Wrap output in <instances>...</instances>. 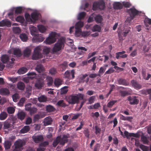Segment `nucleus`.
I'll use <instances>...</instances> for the list:
<instances>
[{"label":"nucleus","instance_id":"1","mask_svg":"<svg viewBox=\"0 0 151 151\" xmlns=\"http://www.w3.org/2000/svg\"><path fill=\"white\" fill-rule=\"evenodd\" d=\"M27 9H29L31 11H33L31 14L27 12L25 13L24 17L27 22L29 23H34L37 21L40 20V22L43 24H45L46 23L45 20L41 18V15L37 10L30 8H28Z\"/></svg>","mask_w":151,"mask_h":151},{"label":"nucleus","instance_id":"2","mask_svg":"<svg viewBox=\"0 0 151 151\" xmlns=\"http://www.w3.org/2000/svg\"><path fill=\"white\" fill-rule=\"evenodd\" d=\"M83 95L81 93L72 94L68 97L67 101L69 104H74L78 103L79 100H83Z\"/></svg>","mask_w":151,"mask_h":151},{"label":"nucleus","instance_id":"3","mask_svg":"<svg viewBox=\"0 0 151 151\" xmlns=\"http://www.w3.org/2000/svg\"><path fill=\"white\" fill-rule=\"evenodd\" d=\"M59 35V34L55 32H52L49 34V37L46 39L44 42L48 45L53 43L56 41Z\"/></svg>","mask_w":151,"mask_h":151},{"label":"nucleus","instance_id":"4","mask_svg":"<svg viewBox=\"0 0 151 151\" xmlns=\"http://www.w3.org/2000/svg\"><path fill=\"white\" fill-rule=\"evenodd\" d=\"M67 142L68 139L65 135H63L62 137L61 136H58L54 140L52 145L54 147H56L59 143L60 145H63Z\"/></svg>","mask_w":151,"mask_h":151},{"label":"nucleus","instance_id":"5","mask_svg":"<svg viewBox=\"0 0 151 151\" xmlns=\"http://www.w3.org/2000/svg\"><path fill=\"white\" fill-rule=\"evenodd\" d=\"M105 8V3L104 0H99L98 1H95L92 6V9L94 11L103 10Z\"/></svg>","mask_w":151,"mask_h":151},{"label":"nucleus","instance_id":"6","mask_svg":"<svg viewBox=\"0 0 151 151\" xmlns=\"http://www.w3.org/2000/svg\"><path fill=\"white\" fill-rule=\"evenodd\" d=\"M83 22L81 21H79L76 23L75 25V31L74 34L76 37H78L81 35L82 33L81 28L83 27Z\"/></svg>","mask_w":151,"mask_h":151},{"label":"nucleus","instance_id":"7","mask_svg":"<svg viewBox=\"0 0 151 151\" xmlns=\"http://www.w3.org/2000/svg\"><path fill=\"white\" fill-rule=\"evenodd\" d=\"M65 41L63 38L58 39L57 42L55 44L54 46L52 49L54 52H56L60 50L62 47L64 46Z\"/></svg>","mask_w":151,"mask_h":151},{"label":"nucleus","instance_id":"8","mask_svg":"<svg viewBox=\"0 0 151 151\" xmlns=\"http://www.w3.org/2000/svg\"><path fill=\"white\" fill-rule=\"evenodd\" d=\"M25 144V142L23 140L19 139L14 143V148L13 151H21L22 147Z\"/></svg>","mask_w":151,"mask_h":151},{"label":"nucleus","instance_id":"9","mask_svg":"<svg viewBox=\"0 0 151 151\" xmlns=\"http://www.w3.org/2000/svg\"><path fill=\"white\" fill-rule=\"evenodd\" d=\"M41 49L39 47H37L34 49V53L32 56L33 60H37L42 57V55L40 52Z\"/></svg>","mask_w":151,"mask_h":151},{"label":"nucleus","instance_id":"10","mask_svg":"<svg viewBox=\"0 0 151 151\" xmlns=\"http://www.w3.org/2000/svg\"><path fill=\"white\" fill-rule=\"evenodd\" d=\"M44 78L42 77L38 78L35 83V87L38 89H42L44 86Z\"/></svg>","mask_w":151,"mask_h":151},{"label":"nucleus","instance_id":"11","mask_svg":"<svg viewBox=\"0 0 151 151\" xmlns=\"http://www.w3.org/2000/svg\"><path fill=\"white\" fill-rule=\"evenodd\" d=\"M127 12L128 13L129 16H132L133 17L137 15H140L142 13L141 11H138L134 7L130 8L127 10Z\"/></svg>","mask_w":151,"mask_h":151},{"label":"nucleus","instance_id":"12","mask_svg":"<svg viewBox=\"0 0 151 151\" xmlns=\"http://www.w3.org/2000/svg\"><path fill=\"white\" fill-rule=\"evenodd\" d=\"M35 70L40 73V77L44 78L46 77V75L43 72L44 68L42 65L41 64L37 65L35 68Z\"/></svg>","mask_w":151,"mask_h":151},{"label":"nucleus","instance_id":"13","mask_svg":"<svg viewBox=\"0 0 151 151\" xmlns=\"http://www.w3.org/2000/svg\"><path fill=\"white\" fill-rule=\"evenodd\" d=\"M44 40V38L41 35L37 34L35 36H34L32 38L33 42H39L43 41Z\"/></svg>","mask_w":151,"mask_h":151},{"label":"nucleus","instance_id":"14","mask_svg":"<svg viewBox=\"0 0 151 151\" xmlns=\"http://www.w3.org/2000/svg\"><path fill=\"white\" fill-rule=\"evenodd\" d=\"M32 138L34 141L36 143H39L43 140V137L42 135H33Z\"/></svg>","mask_w":151,"mask_h":151},{"label":"nucleus","instance_id":"15","mask_svg":"<svg viewBox=\"0 0 151 151\" xmlns=\"http://www.w3.org/2000/svg\"><path fill=\"white\" fill-rule=\"evenodd\" d=\"M139 93L143 95H145L149 94V99L151 100V88L148 89H143L139 91Z\"/></svg>","mask_w":151,"mask_h":151},{"label":"nucleus","instance_id":"16","mask_svg":"<svg viewBox=\"0 0 151 151\" xmlns=\"http://www.w3.org/2000/svg\"><path fill=\"white\" fill-rule=\"evenodd\" d=\"M131 83L132 86L135 89H139L142 88V86L135 80H132L131 81Z\"/></svg>","mask_w":151,"mask_h":151},{"label":"nucleus","instance_id":"17","mask_svg":"<svg viewBox=\"0 0 151 151\" xmlns=\"http://www.w3.org/2000/svg\"><path fill=\"white\" fill-rule=\"evenodd\" d=\"M16 14H20L24 12L26 8L23 6H18L14 8Z\"/></svg>","mask_w":151,"mask_h":151},{"label":"nucleus","instance_id":"18","mask_svg":"<svg viewBox=\"0 0 151 151\" xmlns=\"http://www.w3.org/2000/svg\"><path fill=\"white\" fill-rule=\"evenodd\" d=\"M127 100L129 102V104L132 105L137 104L139 102V100L135 97L132 98L131 96H129Z\"/></svg>","mask_w":151,"mask_h":151},{"label":"nucleus","instance_id":"19","mask_svg":"<svg viewBox=\"0 0 151 151\" xmlns=\"http://www.w3.org/2000/svg\"><path fill=\"white\" fill-rule=\"evenodd\" d=\"M11 25V22L7 19L2 20L0 22V27L6 26L8 27H10Z\"/></svg>","mask_w":151,"mask_h":151},{"label":"nucleus","instance_id":"20","mask_svg":"<svg viewBox=\"0 0 151 151\" xmlns=\"http://www.w3.org/2000/svg\"><path fill=\"white\" fill-rule=\"evenodd\" d=\"M123 6L122 4L119 2H114L113 4V7L114 9H121L123 8Z\"/></svg>","mask_w":151,"mask_h":151},{"label":"nucleus","instance_id":"21","mask_svg":"<svg viewBox=\"0 0 151 151\" xmlns=\"http://www.w3.org/2000/svg\"><path fill=\"white\" fill-rule=\"evenodd\" d=\"M145 19L144 22L145 25L147 27L146 29L149 30V25L151 24V19L148 18L147 16H145Z\"/></svg>","mask_w":151,"mask_h":151},{"label":"nucleus","instance_id":"22","mask_svg":"<svg viewBox=\"0 0 151 151\" xmlns=\"http://www.w3.org/2000/svg\"><path fill=\"white\" fill-rule=\"evenodd\" d=\"M125 53V51H123L121 52H119L116 53V58L118 59L120 57L122 58H125L127 57V55L126 54H123Z\"/></svg>","mask_w":151,"mask_h":151},{"label":"nucleus","instance_id":"23","mask_svg":"<svg viewBox=\"0 0 151 151\" xmlns=\"http://www.w3.org/2000/svg\"><path fill=\"white\" fill-rule=\"evenodd\" d=\"M86 0H82L81 1V4L80 7L81 9L86 10V9L88 8L89 6V4L88 2H86Z\"/></svg>","mask_w":151,"mask_h":151},{"label":"nucleus","instance_id":"24","mask_svg":"<svg viewBox=\"0 0 151 151\" xmlns=\"http://www.w3.org/2000/svg\"><path fill=\"white\" fill-rule=\"evenodd\" d=\"M94 20L97 23H101L103 19L102 17L99 14L94 13Z\"/></svg>","mask_w":151,"mask_h":151},{"label":"nucleus","instance_id":"25","mask_svg":"<svg viewBox=\"0 0 151 151\" xmlns=\"http://www.w3.org/2000/svg\"><path fill=\"white\" fill-rule=\"evenodd\" d=\"M29 29L30 33L32 35L35 36L38 34V30L37 28L34 26H32L30 27Z\"/></svg>","mask_w":151,"mask_h":151},{"label":"nucleus","instance_id":"26","mask_svg":"<svg viewBox=\"0 0 151 151\" xmlns=\"http://www.w3.org/2000/svg\"><path fill=\"white\" fill-rule=\"evenodd\" d=\"M68 63L66 61H64L63 63H60L58 65L60 70L61 71L65 70L68 66Z\"/></svg>","mask_w":151,"mask_h":151},{"label":"nucleus","instance_id":"27","mask_svg":"<svg viewBox=\"0 0 151 151\" xmlns=\"http://www.w3.org/2000/svg\"><path fill=\"white\" fill-rule=\"evenodd\" d=\"M117 81L119 85L127 86L129 84V82H128L126 79H124L119 78L118 80Z\"/></svg>","mask_w":151,"mask_h":151},{"label":"nucleus","instance_id":"28","mask_svg":"<svg viewBox=\"0 0 151 151\" xmlns=\"http://www.w3.org/2000/svg\"><path fill=\"white\" fill-rule=\"evenodd\" d=\"M13 54L17 57H19L22 55L21 50L17 48H15L13 50Z\"/></svg>","mask_w":151,"mask_h":151},{"label":"nucleus","instance_id":"29","mask_svg":"<svg viewBox=\"0 0 151 151\" xmlns=\"http://www.w3.org/2000/svg\"><path fill=\"white\" fill-rule=\"evenodd\" d=\"M10 93L9 90L6 88L0 89V94L2 95H8Z\"/></svg>","mask_w":151,"mask_h":151},{"label":"nucleus","instance_id":"30","mask_svg":"<svg viewBox=\"0 0 151 151\" xmlns=\"http://www.w3.org/2000/svg\"><path fill=\"white\" fill-rule=\"evenodd\" d=\"M17 116L18 119L21 120H23L26 116L25 113L22 111L18 112L17 113Z\"/></svg>","mask_w":151,"mask_h":151},{"label":"nucleus","instance_id":"31","mask_svg":"<svg viewBox=\"0 0 151 151\" xmlns=\"http://www.w3.org/2000/svg\"><path fill=\"white\" fill-rule=\"evenodd\" d=\"M9 56L6 55H3L1 57V61L3 63H7L9 60Z\"/></svg>","mask_w":151,"mask_h":151},{"label":"nucleus","instance_id":"32","mask_svg":"<svg viewBox=\"0 0 151 151\" xmlns=\"http://www.w3.org/2000/svg\"><path fill=\"white\" fill-rule=\"evenodd\" d=\"M30 129L29 126L26 125L20 131L19 133L20 134H24L27 133L28 132Z\"/></svg>","mask_w":151,"mask_h":151},{"label":"nucleus","instance_id":"33","mask_svg":"<svg viewBox=\"0 0 151 151\" xmlns=\"http://www.w3.org/2000/svg\"><path fill=\"white\" fill-rule=\"evenodd\" d=\"M27 75L28 76L27 78L29 79L32 80L37 78V75L35 72H29L27 73Z\"/></svg>","mask_w":151,"mask_h":151},{"label":"nucleus","instance_id":"34","mask_svg":"<svg viewBox=\"0 0 151 151\" xmlns=\"http://www.w3.org/2000/svg\"><path fill=\"white\" fill-rule=\"evenodd\" d=\"M37 99L38 101L40 102H44L47 101V97L44 95H41L39 96Z\"/></svg>","mask_w":151,"mask_h":151},{"label":"nucleus","instance_id":"35","mask_svg":"<svg viewBox=\"0 0 151 151\" xmlns=\"http://www.w3.org/2000/svg\"><path fill=\"white\" fill-rule=\"evenodd\" d=\"M19 37L21 40L23 42H26L28 39L27 35L24 33L21 34H20Z\"/></svg>","mask_w":151,"mask_h":151},{"label":"nucleus","instance_id":"36","mask_svg":"<svg viewBox=\"0 0 151 151\" xmlns=\"http://www.w3.org/2000/svg\"><path fill=\"white\" fill-rule=\"evenodd\" d=\"M86 13L84 12L79 13L77 16V19L79 20L82 19H83L86 16Z\"/></svg>","mask_w":151,"mask_h":151},{"label":"nucleus","instance_id":"37","mask_svg":"<svg viewBox=\"0 0 151 151\" xmlns=\"http://www.w3.org/2000/svg\"><path fill=\"white\" fill-rule=\"evenodd\" d=\"M37 29L41 33H44L46 30V28L45 26L42 25H38L37 26Z\"/></svg>","mask_w":151,"mask_h":151},{"label":"nucleus","instance_id":"38","mask_svg":"<svg viewBox=\"0 0 151 151\" xmlns=\"http://www.w3.org/2000/svg\"><path fill=\"white\" fill-rule=\"evenodd\" d=\"M27 70L28 69L26 67H22L19 69L17 73L19 74H23L26 72Z\"/></svg>","mask_w":151,"mask_h":151},{"label":"nucleus","instance_id":"39","mask_svg":"<svg viewBox=\"0 0 151 151\" xmlns=\"http://www.w3.org/2000/svg\"><path fill=\"white\" fill-rule=\"evenodd\" d=\"M17 87L19 90H23L24 89L25 87V85L24 83L22 82H18L17 84Z\"/></svg>","mask_w":151,"mask_h":151},{"label":"nucleus","instance_id":"40","mask_svg":"<svg viewBox=\"0 0 151 151\" xmlns=\"http://www.w3.org/2000/svg\"><path fill=\"white\" fill-rule=\"evenodd\" d=\"M11 145L12 143L10 141H5L4 143L5 149L8 150L10 148Z\"/></svg>","mask_w":151,"mask_h":151},{"label":"nucleus","instance_id":"41","mask_svg":"<svg viewBox=\"0 0 151 151\" xmlns=\"http://www.w3.org/2000/svg\"><path fill=\"white\" fill-rule=\"evenodd\" d=\"M91 30L93 32L97 31L100 32L101 30V28L99 25L96 24L93 26Z\"/></svg>","mask_w":151,"mask_h":151},{"label":"nucleus","instance_id":"42","mask_svg":"<svg viewBox=\"0 0 151 151\" xmlns=\"http://www.w3.org/2000/svg\"><path fill=\"white\" fill-rule=\"evenodd\" d=\"M139 147L141 149L142 151H151V144L150 145L149 149L146 146L142 145L141 144L140 145Z\"/></svg>","mask_w":151,"mask_h":151},{"label":"nucleus","instance_id":"43","mask_svg":"<svg viewBox=\"0 0 151 151\" xmlns=\"http://www.w3.org/2000/svg\"><path fill=\"white\" fill-rule=\"evenodd\" d=\"M31 52V50L28 48H26L24 51L23 55L24 57H28Z\"/></svg>","mask_w":151,"mask_h":151},{"label":"nucleus","instance_id":"44","mask_svg":"<svg viewBox=\"0 0 151 151\" xmlns=\"http://www.w3.org/2000/svg\"><path fill=\"white\" fill-rule=\"evenodd\" d=\"M46 111L48 112L53 111L55 110L54 107L50 105L46 106Z\"/></svg>","mask_w":151,"mask_h":151},{"label":"nucleus","instance_id":"45","mask_svg":"<svg viewBox=\"0 0 151 151\" xmlns=\"http://www.w3.org/2000/svg\"><path fill=\"white\" fill-rule=\"evenodd\" d=\"M7 114L6 112L3 111L0 114V119L1 120H4L7 116Z\"/></svg>","mask_w":151,"mask_h":151},{"label":"nucleus","instance_id":"46","mask_svg":"<svg viewBox=\"0 0 151 151\" xmlns=\"http://www.w3.org/2000/svg\"><path fill=\"white\" fill-rule=\"evenodd\" d=\"M46 117L45 120L44 122V125L45 126H47L50 125L52 123V119L51 118H47Z\"/></svg>","mask_w":151,"mask_h":151},{"label":"nucleus","instance_id":"47","mask_svg":"<svg viewBox=\"0 0 151 151\" xmlns=\"http://www.w3.org/2000/svg\"><path fill=\"white\" fill-rule=\"evenodd\" d=\"M62 81L59 78L56 79L54 82V84L55 86L58 87L62 84Z\"/></svg>","mask_w":151,"mask_h":151},{"label":"nucleus","instance_id":"48","mask_svg":"<svg viewBox=\"0 0 151 151\" xmlns=\"http://www.w3.org/2000/svg\"><path fill=\"white\" fill-rule=\"evenodd\" d=\"M68 86H64L60 89V93L61 94H65L68 91Z\"/></svg>","mask_w":151,"mask_h":151},{"label":"nucleus","instance_id":"49","mask_svg":"<svg viewBox=\"0 0 151 151\" xmlns=\"http://www.w3.org/2000/svg\"><path fill=\"white\" fill-rule=\"evenodd\" d=\"M7 111L9 114H12L14 112L15 109L14 107L9 106L7 108Z\"/></svg>","mask_w":151,"mask_h":151},{"label":"nucleus","instance_id":"50","mask_svg":"<svg viewBox=\"0 0 151 151\" xmlns=\"http://www.w3.org/2000/svg\"><path fill=\"white\" fill-rule=\"evenodd\" d=\"M12 29L13 32L15 34H19L21 32V30L19 27H13Z\"/></svg>","mask_w":151,"mask_h":151},{"label":"nucleus","instance_id":"51","mask_svg":"<svg viewBox=\"0 0 151 151\" xmlns=\"http://www.w3.org/2000/svg\"><path fill=\"white\" fill-rule=\"evenodd\" d=\"M57 105L58 106L62 107H65L66 106V105L64 103V101L62 100L58 101L57 103Z\"/></svg>","mask_w":151,"mask_h":151},{"label":"nucleus","instance_id":"52","mask_svg":"<svg viewBox=\"0 0 151 151\" xmlns=\"http://www.w3.org/2000/svg\"><path fill=\"white\" fill-rule=\"evenodd\" d=\"M16 20L18 22L22 23L24 21V18L23 16H19L16 18Z\"/></svg>","mask_w":151,"mask_h":151},{"label":"nucleus","instance_id":"53","mask_svg":"<svg viewBox=\"0 0 151 151\" xmlns=\"http://www.w3.org/2000/svg\"><path fill=\"white\" fill-rule=\"evenodd\" d=\"M47 84L48 86H51L53 83V80L52 78L51 77H48L47 78Z\"/></svg>","mask_w":151,"mask_h":151},{"label":"nucleus","instance_id":"54","mask_svg":"<svg viewBox=\"0 0 151 151\" xmlns=\"http://www.w3.org/2000/svg\"><path fill=\"white\" fill-rule=\"evenodd\" d=\"M94 13L92 14L88 17L87 21L88 22L90 23L93 22L94 20Z\"/></svg>","mask_w":151,"mask_h":151},{"label":"nucleus","instance_id":"55","mask_svg":"<svg viewBox=\"0 0 151 151\" xmlns=\"http://www.w3.org/2000/svg\"><path fill=\"white\" fill-rule=\"evenodd\" d=\"M95 98V96H92L88 99V102L87 103V104H91L93 103L94 101V99Z\"/></svg>","mask_w":151,"mask_h":151},{"label":"nucleus","instance_id":"56","mask_svg":"<svg viewBox=\"0 0 151 151\" xmlns=\"http://www.w3.org/2000/svg\"><path fill=\"white\" fill-rule=\"evenodd\" d=\"M12 97L13 101L14 102H17L19 98L18 94L17 93H15L13 95Z\"/></svg>","mask_w":151,"mask_h":151},{"label":"nucleus","instance_id":"57","mask_svg":"<svg viewBox=\"0 0 151 151\" xmlns=\"http://www.w3.org/2000/svg\"><path fill=\"white\" fill-rule=\"evenodd\" d=\"M141 140L144 144L148 143V141L147 137L144 135H142L141 137Z\"/></svg>","mask_w":151,"mask_h":151},{"label":"nucleus","instance_id":"58","mask_svg":"<svg viewBox=\"0 0 151 151\" xmlns=\"http://www.w3.org/2000/svg\"><path fill=\"white\" fill-rule=\"evenodd\" d=\"M25 101V99L24 98H22L20 99L19 102L18 103V105L19 106H23V104Z\"/></svg>","mask_w":151,"mask_h":151},{"label":"nucleus","instance_id":"59","mask_svg":"<svg viewBox=\"0 0 151 151\" xmlns=\"http://www.w3.org/2000/svg\"><path fill=\"white\" fill-rule=\"evenodd\" d=\"M10 127V124L8 122L6 121L4 123L3 128L4 129H7Z\"/></svg>","mask_w":151,"mask_h":151},{"label":"nucleus","instance_id":"60","mask_svg":"<svg viewBox=\"0 0 151 151\" xmlns=\"http://www.w3.org/2000/svg\"><path fill=\"white\" fill-rule=\"evenodd\" d=\"M41 113H40V114H36L33 117V121L35 122L36 121L38 120L40 118L42 117L41 115Z\"/></svg>","mask_w":151,"mask_h":151},{"label":"nucleus","instance_id":"61","mask_svg":"<svg viewBox=\"0 0 151 151\" xmlns=\"http://www.w3.org/2000/svg\"><path fill=\"white\" fill-rule=\"evenodd\" d=\"M117 100H112L109 102L107 104V106L109 107H111L117 102Z\"/></svg>","mask_w":151,"mask_h":151},{"label":"nucleus","instance_id":"62","mask_svg":"<svg viewBox=\"0 0 151 151\" xmlns=\"http://www.w3.org/2000/svg\"><path fill=\"white\" fill-rule=\"evenodd\" d=\"M119 93L121 96L123 97L129 95L128 92L126 91L120 90L119 91Z\"/></svg>","mask_w":151,"mask_h":151},{"label":"nucleus","instance_id":"63","mask_svg":"<svg viewBox=\"0 0 151 151\" xmlns=\"http://www.w3.org/2000/svg\"><path fill=\"white\" fill-rule=\"evenodd\" d=\"M90 34L89 31H82L81 36L82 37H86L88 36Z\"/></svg>","mask_w":151,"mask_h":151},{"label":"nucleus","instance_id":"64","mask_svg":"<svg viewBox=\"0 0 151 151\" xmlns=\"http://www.w3.org/2000/svg\"><path fill=\"white\" fill-rule=\"evenodd\" d=\"M114 69L113 67H111L105 72L104 75L110 74L114 72Z\"/></svg>","mask_w":151,"mask_h":151}]
</instances>
